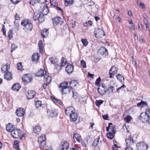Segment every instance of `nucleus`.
I'll return each instance as SVG.
<instances>
[{
	"instance_id": "79ce46f5",
	"label": "nucleus",
	"mask_w": 150,
	"mask_h": 150,
	"mask_svg": "<svg viewBox=\"0 0 150 150\" xmlns=\"http://www.w3.org/2000/svg\"><path fill=\"white\" fill-rule=\"evenodd\" d=\"M80 137V135L79 134L76 133L74 134L73 136V139H76L77 141L80 142L79 138Z\"/></svg>"
},
{
	"instance_id": "e433bc0d",
	"label": "nucleus",
	"mask_w": 150,
	"mask_h": 150,
	"mask_svg": "<svg viewBox=\"0 0 150 150\" xmlns=\"http://www.w3.org/2000/svg\"><path fill=\"white\" fill-rule=\"evenodd\" d=\"M62 147L61 149V150H64L65 149L67 150L69 148V144L67 142H64L62 145Z\"/></svg>"
},
{
	"instance_id": "6e6d98bb",
	"label": "nucleus",
	"mask_w": 150,
	"mask_h": 150,
	"mask_svg": "<svg viewBox=\"0 0 150 150\" xmlns=\"http://www.w3.org/2000/svg\"><path fill=\"white\" fill-rule=\"evenodd\" d=\"M101 80L100 78V77L97 78L95 81V84L97 86H98L100 84V81Z\"/></svg>"
},
{
	"instance_id": "603ef678",
	"label": "nucleus",
	"mask_w": 150,
	"mask_h": 150,
	"mask_svg": "<svg viewBox=\"0 0 150 150\" xmlns=\"http://www.w3.org/2000/svg\"><path fill=\"white\" fill-rule=\"evenodd\" d=\"M17 48V46L15 44H12L11 45V52H12L13 51L16 50Z\"/></svg>"
},
{
	"instance_id": "5fc2aeb1",
	"label": "nucleus",
	"mask_w": 150,
	"mask_h": 150,
	"mask_svg": "<svg viewBox=\"0 0 150 150\" xmlns=\"http://www.w3.org/2000/svg\"><path fill=\"white\" fill-rule=\"evenodd\" d=\"M131 118L130 116H128L126 118H125L124 119L125 121L127 122H129L131 120Z\"/></svg>"
},
{
	"instance_id": "f704fd0d",
	"label": "nucleus",
	"mask_w": 150,
	"mask_h": 150,
	"mask_svg": "<svg viewBox=\"0 0 150 150\" xmlns=\"http://www.w3.org/2000/svg\"><path fill=\"white\" fill-rule=\"evenodd\" d=\"M73 3L74 0H64V4L66 6H70Z\"/></svg>"
},
{
	"instance_id": "3c124183",
	"label": "nucleus",
	"mask_w": 150,
	"mask_h": 150,
	"mask_svg": "<svg viewBox=\"0 0 150 150\" xmlns=\"http://www.w3.org/2000/svg\"><path fill=\"white\" fill-rule=\"evenodd\" d=\"M50 3L51 4L55 7H56V8L57 9H62L61 8L58 6V4L57 3H52L51 1V0H50Z\"/></svg>"
},
{
	"instance_id": "a211bd4d",
	"label": "nucleus",
	"mask_w": 150,
	"mask_h": 150,
	"mask_svg": "<svg viewBox=\"0 0 150 150\" xmlns=\"http://www.w3.org/2000/svg\"><path fill=\"white\" fill-rule=\"evenodd\" d=\"M10 69V66L9 65H3L1 66V70L3 73H5L8 71V70Z\"/></svg>"
},
{
	"instance_id": "7c9ffc66",
	"label": "nucleus",
	"mask_w": 150,
	"mask_h": 150,
	"mask_svg": "<svg viewBox=\"0 0 150 150\" xmlns=\"http://www.w3.org/2000/svg\"><path fill=\"white\" fill-rule=\"evenodd\" d=\"M58 114V111L57 109H53L51 110L50 115L52 117L57 116Z\"/></svg>"
},
{
	"instance_id": "f8f14e48",
	"label": "nucleus",
	"mask_w": 150,
	"mask_h": 150,
	"mask_svg": "<svg viewBox=\"0 0 150 150\" xmlns=\"http://www.w3.org/2000/svg\"><path fill=\"white\" fill-rule=\"evenodd\" d=\"M98 52L101 55L106 56L108 54V50L105 47H101L98 50Z\"/></svg>"
},
{
	"instance_id": "c85d7f7f",
	"label": "nucleus",
	"mask_w": 150,
	"mask_h": 150,
	"mask_svg": "<svg viewBox=\"0 0 150 150\" xmlns=\"http://www.w3.org/2000/svg\"><path fill=\"white\" fill-rule=\"evenodd\" d=\"M40 57L38 53H35L32 56V59L33 61H36L39 59Z\"/></svg>"
},
{
	"instance_id": "0eeeda50",
	"label": "nucleus",
	"mask_w": 150,
	"mask_h": 150,
	"mask_svg": "<svg viewBox=\"0 0 150 150\" xmlns=\"http://www.w3.org/2000/svg\"><path fill=\"white\" fill-rule=\"evenodd\" d=\"M136 146L139 150H146L148 148L147 145L143 142L138 143Z\"/></svg>"
},
{
	"instance_id": "f3484780",
	"label": "nucleus",
	"mask_w": 150,
	"mask_h": 150,
	"mask_svg": "<svg viewBox=\"0 0 150 150\" xmlns=\"http://www.w3.org/2000/svg\"><path fill=\"white\" fill-rule=\"evenodd\" d=\"M36 95L35 92L33 91H28L27 95V98L28 99H31L34 97Z\"/></svg>"
},
{
	"instance_id": "13d9d810",
	"label": "nucleus",
	"mask_w": 150,
	"mask_h": 150,
	"mask_svg": "<svg viewBox=\"0 0 150 150\" xmlns=\"http://www.w3.org/2000/svg\"><path fill=\"white\" fill-rule=\"evenodd\" d=\"M37 2L36 0H30V4H32V5H34Z\"/></svg>"
},
{
	"instance_id": "4d7b16f0",
	"label": "nucleus",
	"mask_w": 150,
	"mask_h": 150,
	"mask_svg": "<svg viewBox=\"0 0 150 150\" xmlns=\"http://www.w3.org/2000/svg\"><path fill=\"white\" fill-rule=\"evenodd\" d=\"M52 100L54 102H55V101H56L57 103H58L60 104H62V102H61L60 100L58 99H57L54 98H53V99H52Z\"/></svg>"
},
{
	"instance_id": "a878e982",
	"label": "nucleus",
	"mask_w": 150,
	"mask_h": 150,
	"mask_svg": "<svg viewBox=\"0 0 150 150\" xmlns=\"http://www.w3.org/2000/svg\"><path fill=\"white\" fill-rule=\"evenodd\" d=\"M67 61L64 57H62L61 60V62L60 65L59 67L60 69H62V67L65 66L67 63Z\"/></svg>"
},
{
	"instance_id": "774afa93",
	"label": "nucleus",
	"mask_w": 150,
	"mask_h": 150,
	"mask_svg": "<svg viewBox=\"0 0 150 150\" xmlns=\"http://www.w3.org/2000/svg\"><path fill=\"white\" fill-rule=\"evenodd\" d=\"M19 0H11V1L13 4H17L19 2Z\"/></svg>"
},
{
	"instance_id": "412c9836",
	"label": "nucleus",
	"mask_w": 150,
	"mask_h": 150,
	"mask_svg": "<svg viewBox=\"0 0 150 150\" xmlns=\"http://www.w3.org/2000/svg\"><path fill=\"white\" fill-rule=\"evenodd\" d=\"M78 84V81L76 80L71 81L70 83L69 87L71 89L75 88L76 86Z\"/></svg>"
},
{
	"instance_id": "423d86ee",
	"label": "nucleus",
	"mask_w": 150,
	"mask_h": 150,
	"mask_svg": "<svg viewBox=\"0 0 150 150\" xmlns=\"http://www.w3.org/2000/svg\"><path fill=\"white\" fill-rule=\"evenodd\" d=\"M11 134L13 137L18 138L21 137V131L19 129H14L11 132Z\"/></svg>"
},
{
	"instance_id": "c03bdc74",
	"label": "nucleus",
	"mask_w": 150,
	"mask_h": 150,
	"mask_svg": "<svg viewBox=\"0 0 150 150\" xmlns=\"http://www.w3.org/2000/svg\"><path fill=\"white\" fill-rule=\"evenodd\" d=\"M113 133L111 132H108L106 134V135L107 137L110 139H112L113 137L114 136L113 134Z\"/></svg>"
},
{
	"instance_id": "20e7f679",
	"label": "nucleus",
	"mask_w": 150,
	"mask_h": 150,
	"mask_svg": "<svg viewBox=\"0 0 150 150\" xmlns=\"http://www.w3.org/2000/svg\"><path fill=\"white\" fill-rule=\"evenodd\" d=\"M33 18L35 21L38 20V21L40 23H42L44 21V17L42 16L41 12L35 13L33 16Z\"/></svg>"
},
{
	"instance_id": "6e6552de",
	"label": "nucleus",
	"mask_w": 150,
	"mask_h": 150,
	"mask_svg": "<svg viewBox=\"0 0 150 150\" xmlns=\"http://www.w3.org/2000/svg\"><path fill=\"white\" fill-rule=\"evenodd\" d=\"M22 80L24 83H26L30 82L32 79L31 75L26 74L23 76Z\"/></svg>"
},
{
	"instance_id": "a19ab883",
	"label": "nucleus",
	"mask_w": 150,
	"mask_h": 150,
	"mask_svg": "<svg viewBox=\"0 0 150 150\" xmlns=\"http://www.w3.org/2000/svg\"><path fill=\"white\" fill-rule=\"evenodd\" d=\"M117 79L120 82H122V80H124V78L120 74H118L116 76Z\"/></svg>"
},
{
	"instance_id": "de8ad7c7",
	"label": "nucleus",
	"mask_w": 150,
	"mask_h": 150,
	"mask_svg": "<svg viewBox=\"0 0 150 150\" xmlns=\"http://www.w3.org/2000/svg\"><path fill=\"white\" fill-rule=\"evenodd\" d=\"M17 68L18 70L22 71L23 70V67L22 65V63L21 62L18 63L17 64Z\"/></svg>"
},
{
	"instance_id": "338daca9",
	"label": "nucleus",
	"mask_w": 150,
	"mask_h": 150,
	"mask_svg": "<svg viewBox=\"0 0 150 150\" xmlns=\"http://www.w3.org/2000/svg\"><path fill=\"white\" fill-rule=\"evenodd\" d=\"M88 76L91 77L92 79H93L94 77V74H90L89 72L88 73Z\"/></svg>"
},
{
	"instance_id": "f03ea898",
	"label": "nucleus",
	"mask_w": 150,
	"mask_h": 150,
	"mask_svg": "<svg viewBox=\"0 0 150 150\" xmlns=\"http://www.w3.org/2000/svg\"><path fill=\"white\" fill-rule=\"evenodd\" d=\"M21 25L23 26V30L26 32L30 31L33 28L32 24L30 22L29 19H24L22 21Z\"/></svg>"
},
{
	"instance_id": "c756f323",
	"label": "nucleus",
	"mask_w": 150,
	"mask_h": 150,
	"mask_svg": "<svg viewBox=\"0 0 150 150\" xmlns=\"http://www.w3.org/2000/svg\"><path fill=\"white\" fill-rule=\"evenodd\" d=\"M6 130L9 132H11L14 129L13 126L10 123H9L6 125Z\"/></svg>"
},
{
	"instance_id": "680f3d73",
	"label": "nucleus",
	"mask_w": 150,
	"mask_h": 150,
	"mask_svg": "<svg viewBox=\"0 0 150 150\" xmlns=\"http://www.w3.org/2000/svg\"><path fill=\"white\" fill-rule=\"evenodd\" d=\"M2 31L4 35L6 34V31L5 30V26L4 25H3V27L2 29Z\"/></svg>"
},
{
	"instance_id": "dca6fc26",
	"label": "nucleus",
	"mask_w": 150,
	"mask_h": 150,
	"mask_svg": "<svg viewBox=\"0 0 150 150\" xmlns=\"http://www.w3.org/2000/svg\"><path fill=\"white\" fill-rule=\"evenodd\" d=\"M125 142L126 146H132L134 143L132 138L131 137L126 139Z\"/></svg>"
},
{
	"instance_id": "0e129e2a",
	"label": "nucleus",
	"mask_w": 150,
	"mask_h": 150,
	"mask_svg": "<svg viewBox=\"0 0 150 150\" xmlns=\"http://www.w3.org/2000/svg\"><path fill=\"white\" fill-rule=\"evenodd\" d=\"M16 28H18L19 27V24L18 21L14 22Z\"/></svg>"
},
{
	"instance_id": "ea45409f",
	"label": "nucleus",
	"mask_w": 150,
	"mask_h": 150,
	"mask_svg": "<svg viewBox=\"0 0 150 150\" xmlns=\"http://www.w3.org/2000/svg\"><path fill=\"white\" fill-rule=\"evenodd\" d=\"M18 141H15L14 142V147L17 150H20L18 144Z\"/></svg>"
},
{
	"instance_id": "6ab92c4d",
	"label": "nucleus",
	"mask_w": 150,
	"mask_h": 150,
	"mask_svg": "<svg viewBox=\"0 0 150 150\" xmlns=\"http://www.w3.org/2000/svg\"><path fill=\"white\" fill-rule=\"evenodd\" d=\"M12 75L11 72H8L4 73V77L5 79L9 81L12 79Z\"/></svg>"
},
{
	"instance_id": "37998d69",
	"label": "nucleus",
	"mask_w": 150,
	"mask_h": 150,
	"mask_svg": "<svg viewBox=\"0 0 150 150\" xmlns=\"http://www.w3.org/2000/svg\"><path fill=\"white\" fill-rule=\"evenodd\" d=\"M49 10H42L41 12V13L42 16L43 17L44 16L46 15L49 13Z\"/></svg>"
},
{
	"instance_id": "9b49d317",
	"label": "nucleus",
	"mask_w": 150,
	"mask_h": 150,
	"mask_svg": "<svg viewBox=\"0 0 150 150\" xmlns=\"http://www.w3.org/2000/svg\"><path fill=\"white\" fill-rule=\"evenodd\" d=\"M74 111H75V110L74 108L72 106H70L67 107L65 109V112L66 115L70 116V114H72Z\"/></svg>"
},
{
	"instance_id": "2f4dec72",
	"label": "nucleus",
	"mask_w": 150,
	"mask_h": 150,
	"mask_svg": "<svg viewBox=\"0 0 150 150\" xmlns=\"http://www.w3.org/2000/svg\"><path fill=\"white\" fill-rule=\"evenodd\" d=\"M97 91L98 93H99L101 95H104L106 92L105 89L99 87H98L97 88Z\"/></svg>"
},
{
	"instance_id": "49530a36",
	"label": "nucleus",
	"mask_w": 150,
	"mask_h": 150,
	"mask_svg": "<svg viewBox=\"0 0 150 150\" xmlns=\"http://www.w3.org/2000/svg\"><path fill=\"white\" fill-rule=\"evenodd\" d=\"M92 22L91 21H88L84 23L83 25L85 27H88L89 26L92 25Z\"/></svg>"
},
{
	"instance_id": "e2e57ef3",
	"label": "nucleus",
	"mask_w": 150,
	"mask_h": 150,
	"mask_svg": "<svg viewBox=\"0 0 150 150\" xmlns=\"http://www.w3.org/2000/svg\"><path fill=\"white\" fill-rule=\"evenodd\" d=\"M99 87L100 88H101L103 89H105L107 87L105 86V85L104 84H102L101 86H99Z\"/></svg>"
},
{
	"instance_id": "39448f33",
	"label": "nucleus",
	"mask_w": 150,
	"mask_h": 150,
	"mask_svg": "<svg viewBox=\"0 0 150 150\" xmlns=\"http://www.w3.org/2000/svg\"><path fill=\"white\" fill-rule=\"evenodd\" d=\"M94 32L96 36L98 38H100L105 35L104 31L102 29H96Z\"/></svg>"
},
{
	"instance_id": "69168bd1",
	"label": "nucleus",
	"mask_w": 150,
	"mask_h": 150,
	"mask_svg": "<svg viewBox=\"0 0 150 150\" xmlns=\"http://www.w3.org/2000/svg\"><path fill=\"white\" fill-rule=\"evenodd\" d=\"M72 97L74 98H76V96L77 95V93L76 92H74L73 91H72Z\"/></svg>"
},
{
	"instance_id": "393cba45",
	"label": "nucleus",
	"mask_w": 150,
	"mask_h": 150,
	"mask_svg": "<svg viewBox=\"0 0 150 150\" xmlns=\"http://www.w3.org/2000/svg\"><path fill=\"white\" fill-rule=\"evenodd\" d=\"M49 34L48 29H44L41 32V35L43 38H45Z\"/></svg>"
},
{
	"instance_id": "5701e85b",
	"label": "nucleus",
	"mask_w": 150,
	"mask_h": 150,
	"mask_svg": "<svg viewBox=\"0 0 150 150\" xmlns=\"http://www.w3.org/2000/svg\"><path fill=\"white\" fill-rule=\"evenodd\" d=\"M58 62V59L56 58H52L51 60V62L52 64L54 65L56 67V68L58 69L59 65L57 64Z\"/></svg>"
},
{
	"instance_id": "b1692460",
	"label": "nucleus",
	"mask_w": 150,
	"mask_h": 150,
	"mask_svg": "<svg viewBox=\"0 0 150 150\" xmlns=\"http://www.w3.org/2000/svg\"><path fill=\"white\" fill-rule=\"evenodd\" d=\"M73 122L77 120L78 115L74 111L69 116Z\"/></svg>"
},
{
	"instance_id": "bb28decb",
	"label": "nucleus",
	"mask_w": 150,
	"mask_h": 150,
	"mask_svg": "<svg viewBox=\"0 0 150 150\" xmlns=\"http://www.w3.org/2000/svg\"><path fill=\"white\" fill-rule=\"evenodd\" d=\"M117 72V70L116 69V67L115 66H112L110 70L109 74H116Z\"/></svg>"
},
{
	"instance_id": "bf43d9fd",
	"label": "nucleus",
	"mask_w": 150,
	"mask_h": 150,
	"mask_svg": "<svg viewBox=\"0 0 150 150\" xmlns=\"http://www.w3.org/2000/svg\"><path fill=\"white\" fill-rule=\"evenodd\" d=\"M111 132L112 133L114 134H115V127L114 125H112L111 128Z\"/></svg>"
},
{
	"instance_id": "9d476101",
	"label": "nucleus",
	"mask_w": 150,
	"mask_h": 150,
	"mask_svg": "<svg viewBox=\"0 0 150 150\" xmlns=\"http://www.w3.org/2000/svg\"><path fill=\"white\" fill-rule=\"evenodd\" d=\"M99 139L100 138H96L94 140L93 143L92 145L93 146L100 145L101 146L102 145H104L105 144L104 142L101 140L99 142Z\"/></svg>"
},
{
	"instance_id": "7ed1b4c3",
	"label": "nucleus",
	"mask_w": 150,
	"mask_h": 150,
	"mask_svg": "<svg viewBox=\"0 0 150 150\" xmlns=\"http://www.w3.org/2000/svg\"><path fill=\"white\" fill-rule=\"evenodd\" d=\"M46 139V136L43 134L41 136L38 138V141L40 142L39 147L40 148H46V149L49 150L46 146V143L45 141Z\"/></svg>"
},
{
	"instance_id": "09e8293b",
	"label": "nucleus",
	"mask_w": 150,
	"mask_h": 150,
	"mask_svg": "<svg viewBox=\"0 0 150 150\" xmlns=\"http://www.w3.org/2000/svg\"><path fill=\"white\" fill-rule=\"evenodd\" d=\"M13 31L10 30L8 33V36L10 40H11L13 37Z\"/></svg>"
},
{
	"instance_id": "ddd939ff",
	"label": "nucleus",
	"mask_w": 150,
	"mask_h": 150,
	"mask_svg": "<svg viewBox=\"0 0 150 150\" xmlns=\"http://www.w3.org/2000/svg\"><path fill=\"white\" fill-rule=\"evenodd\" d=\"M35 106L37 108H39L40 107L43 108H47L46 105L42 104V101L39 100H38L35 102Z\"/></svg>"
},
{
	"instance_id": "4c0bfd02",
	"label": "nucleus",
	"mask_w": 150,
	"mask_h": 150,
	"mask_svg": "<svg viewBox=\"0 0 150 150\" xmlns=\"http://www.w3.org/2000/svg\"><path fill=\"white\" fill-rule=\"evenodd\" d=\"M147 105V103L145 101H142L140 102L137 104V106L138 107H144Z\"/></svg>"
},
{
	"instance_id": "72a5a7b5",
	"label": "nucleus",
	"mask_w": 150,
	"mask_h": 150,
	"mask_svg": "<svg viewBox=\"0 0 150 150\" xmlns=\"http://www.w3.org/2000/svg\"><path fill=\"white\" fill-rule=\"evenodd\" d=\"M44 75V70L43 69H40L36 73V75L37 76L42 77Z\"/></svg>"
},
{
	"instance_id": "58836bf2",
	"label": "nucleus",
	"mask_w": 150,
	"mask_h": 150,
	"mask_svg": "<svg viewBox=\"0 0 150 150\" xmlns=\"http://www.w3.org/2000/svg\"><path fill=\"white\" fill-rule=\"evenodd\" d=\"M44 78L46 79V83L49 84L52 80V78L51 76H47L45 74L44 76Z\"/></svg>"
},
{
	"instance_id": "8fccbe9b",
	"label": "nucleus",
	"mask_w": 150,
	"mask_h": 150,
	"mask_svg": "<svg viewBox=\"0 0 150 150\" xmlns=\"http://www.w3.org/2000/svg\"><path fill=\"white\" fill-rule=\"evenodd\" d=\"M103 102V101L102 100H96V101L95 103L97 106H99L101 104H102Z\"/></svg>"
},
{
	"instance_id": "864d4df0",
	"label": "nucleus",
	"mask_w": 150,
	"mask_h": 150,
	"mask_svg": "<svg viewBox=\"0 0 150 150\" xmlns=\"http://www.w3.org/2000/svg\"><path fill=\"white\" fill-rule=\"evenodd\" d=\"M81 64L82 67L83 68H86V63L85 61L83 60H82L81 61Z\"/></svg>"
},
{
	"instance_id": "a18cd8bd",
	"label": "nucleus",
	"mask_w": 150,
	"mask_h": 150,
	"mask_svg": "<svg viewBox=\"0 0 150 150\" xmlns=\"http://www.w3.org/2000/svg\"><path fill=\"white\" fill-rule=\"evenodd\" d=\"M81 41L83 45L84 46H86L88 45V42L86 39H82Z\"/></svg>"
},
{
	"instance_id": "cd10ccee",
	"label": "nucleus",
	"mask_w": 150,
	"mask_h": 150,
	"mask_svg": "<svg viewBox=\"0 0 150 150\" xmlns=\"http://www.w3.org/2000/svg\"><path fill=\"white\" fill-rule=\"evenodd\" d=\"M71 90V88L69 87L64 88L61 90L62 94H67L69 93Z\"/></svg>"
},
{
	"instance_id": "052dcab7",
	"label": "nucleus",
	"mask_w": 150,
	"mask_h": 150,
	"mask_svg": "<svg viewBox=\"0 0 150 150\" xmlns=\"http://www.w3.org/2000/svg\"><path fill=\"white\" fill-rule=\"evenodd\" d=\"M125 85L124 84H123L120 87H119L117 89V92L119 93V91L120 90L123 89L125 88Z\"/></svg>"
},
{
	"instance_id": "f257e3e1",
	"label": "nucleus",
	"mask_w": 150,
	"mask_h": 150,
	"mask_svg": "<svg viewBox=\"0 0 150 150\" xmlns=\"http://www.w3.org/2000/svg\"><path fill=\"white\" fill-rule=\"evenodd\" d=\"M139 119L142 122H148L150 123V109H147L145 112L142 113L139 117Z\"/></svg>"
},
{
	"instance_id": "1a4fd4ad",
	"label": "nucleus",
	"mask_w": 150,
	"mask_h": 150,
	"mask_svg": "<svg viewBox=\"0 0 150 150\" xmlns=\"http://www.w3.org/2000/svg\"><path fill=\"white\" fill-rule=\"evenodd\" d=\"M62 19L59 16H57L52 18V21L54 26H56L60 22L62 23Z\"/></svg>"
},
{
	"instance_id": "4be33fe9",
	"label": "nucleus",
	"mask_w": 150,
	"mask_h": 150,
	"mask_svg": "<svg viewBox=\"0 0 150 150\" xmlns=\"http://www.w3.org/2000/svg\"><path fill=\"white\" fill-rule=\"evenodd\" d=\"M21 88V85L19 83H16L13 85L12 87V89L15 91H17Z\"/></svg>"
},
{
	"instance_id": "aec40b11",
	"label": "nucleus",
	"mask_w": 150,
	"mask_h": 150,
	"mask_svg": "<svg viewBox=\"0 0 150 150\" xmlns=\"http://www.w3.org/2000/svg\"><path fill=\"white\" fill-rule=\"evenodd\" d=\"M41 129V127L40 125L37 124L34 127L33 131L35 133L38 134L40 132Z\"/></svg>"
},
{
	"instance_id": "2eb2a0df",
	"label": "nucleus",
	"mask_w": 150,
	"mask_h": 150,
	"mask_svg": "<svg viewBox=\"0 0 150 150\" xmlns=\"http://www.w3.org/2000/svg\"><path fill=\"white\" fill-rule=\"evenodd\" d=\"M74 67L71 64H68L66 67V71L68 74L71 73L73 70Z\"/></svg>"
},
{
	"instance_id": "473e14b6",
	"label": "nucleus",
	"mask_w": 150,
	"mask_h": 150,
	"mask_svg": "<svg viewBox=\"0 0 150 150\" xmlns=\"http://www.w3.org/2000/svg\"><path fill=\"white\" fill-rule=\"evenodd\" d=\"M68 84L67 82H62L59 85V87L61 89V90L64 88L67 87Z\"/></svg>"
},
{
	"instance_id": "4468645a",
	"label": "nucleus",
	"mask_w": 150,
	"mask_h": 150,
	"mask_svg": "<svg viewBox=\"0 0 150 150\" xmlns=\"http://www.w3.org/2000/svg\"><path fill=\"white\" fill-rule=\"evenodd\" d=\"M16 113L18 117H21L24 115V109L22 108H18L16 111Z\"/></svg>"
},
{
	"instance_id": "c9c22d12",
	"label": "nucleus",
	"mask_w": 150,
	"mask_h": 150,
	"mask_svg": "<svg viewBox=\"0 0 150 150\" xmlns=\"http://www.w3.org/2000/svg\"><path fill=\"white\" fill-rule=\"evenodd\" d=\"M38 45L40 52L41 53L43 52V44L41 40H40L39 42Z\"/></svg>"
}]
</instances>
